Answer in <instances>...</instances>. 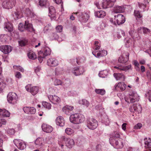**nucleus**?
Listing matches in <instances>:
<instances>
[{"label": "nucleus", "mask_w": 151, "mask_h": 151, "mask_svg": "<svg viewBox=\"0 0 151 151\" xmlns=\"http://www.w3.org/2000/svg\"><path fill=\"white\" fill-rule=\"evenodd\" d=\"M23 109L25 113L29 114H34L36 112V109L32 107L25 106Z\"/></svg>", "instance_id": "17"}, {"label": "nucleus", "mask_w": 151, "mask_h": 151, "mask_svg": "<svg viewBox=\"0 0 151 151\" xmlns=\"http://www.w3.org/2000/svg\"><path fill=\"white\" fill-rule=\"evenodd\" d=\"M49 13L48 16L52 19L55 18L56 17L55 11L53 6H50L49 7Z\"/></svg>", "instance_id": "26"}, {"label": "nucleus", "mask_w": 151, "mask_h": 151, "mask_svg": "<svg viewBox=\"0 0 151 151\" xmlns=\"http://www.w3.org/2000/svg\"><path fill=\"white\" fill-rule=\"evenodd\" d=\"M26 144L24 141L22 140H19V150H24L26 148Z\"/></svg>", "instance_id": "44"}, {"label": "nucleus", "mask_w": 151, "mask_h": 151, "mask_svg": "<svg viewBox=\"0 0 151 151\" xmlns=\"http://www.w3.org/2000/svg\"><path fill=\"white\" fill-rule=\"evenodd\" d=\"M47 0H39V5L41 6H44L47 3Z\"/></svg>", "instance_id": "56"}, {"label": "nucleus", "mask_w": 151, "mask_h": 151, "mask_svg": "<svg viewBox=\"0 0 151 151\" xmlns=\"http://www.w3.org/2000/svg\"><path fill=\"white\" fill-rule=\"evenodd\" d=\"M101 45L100 43L98 41H95L94 43V51L98 50L100 49Z\"/></svg>", "instance_id": "49"}, {"label": "nucleus", "mask_w": 151, "mask_h": 151, "mask_svg": "<svg viewBox=\"0 0 151 151\" xmlns=\"http://www.w3.org/2000/svg\"><path fill=\"white\" fill-rule=\"evenodd\" d=\"M8 36L7 35L1 34L0 35V40L2 42H6Z\"/></svg>", "instance_id": "46"}, {"label": "nucleus", "mask_w": 151, "mask_h": 151, "mask_svg": "<svg viewBox=\"0 0 151 151\" xmlns=\"http://www.w3.org/2000/svg\"><path fill=\"white\" fill-rule=\"evenodd\" d=\"M56 29L57 32H60L62 30L63 27L61 25L58 26L56 27Z\"/></svg>", "instance_id": "63"}, {"label": "nucleus", "mask_w": 151, "mask_h": 151, "mask_svg": "<svg viewBox=\"0 0 151 151\" xmlns=\"http://www.w3.org/2000/svg\"><path fill=\"white\" fill-rule=\"evenodd\" d=\"M92 53L97 58H99L106 56L107 54V51L104 49L101 50H95V51H93Z\"/></svg>", "instance_id": "13"}, {"label": "nucleus", "mask_w": 151, "mask_h": 151, "mask_svg": "<svg viewBox=\"0 0 151 151\" xmlns=\"http://www.w3.org/2000/svg\"><path fill=\"white\" fill-rule=\"evenodd\" d=\"M44 139L42 138L38 137L35 141V144L37 147H41L44 143Z\"/></svg>", "instance_id": "22"}, {"label": "nucleus", "mask_w": 151, "mask_h": 151, "mask_svg": "<svg viewBox=\"0 0 151 151\" xmlns=\"http://www.w3.org/2000/svg\"><path fill=\"white\" fill-rule=\"evenodd\" d=\"M56 124L57 125L63 127L65 125V122L64 119L61 116L57 117L55 120Z\"/></svg>", "instance_id": "20"}, {"label": "nucleus", "mask_w": 151, "mask_h": 151, "mask_svg": "<svg viewBox=\"0 0 151 151\" xmlns=\"http://www.w3.org/2000/svg\"><path fill=\"white\" fill-rule=\"evenodd\" d=\"M131 39L128 37H126L124 39V42L126 46L127 47H129L130 46L131 44Z\"/></svg>", "instance_id": "41"}, {"label": "nucleus", "mask_w": 151, "mask_h": 151, "mask_svg": "<svg viewBox=\"0 0 151 151\" xmlns=\"http://www.w3.org/2000/svg\"><path fill=\"white\" fill-rule=\"evenodd\" d=\"M106 15L105 12L102 10L97 11L95 12V16L99 18H103Z\"/></svg>", "instance_id": "30"}, {"label": "nucleus", "mask_w": 151, "mask_h": 151, "mask_svg": "<svg viewBox=\"0 0 151 151\" xmlns=\"http://www.w3.org/2000/svg\"><path fill=\"white\" fill-rule=\"evenodd\" d=\"M10 113L5 109H2L1 114L3 116L9 117L10 115Z\"/></svg>", "instance_id": "43"}, {"label": "nucleus", "mask_w": 151, "mask_h": 151, "mask_svg": "<svg viewBox=\"0 0 151 151\" xmlns=\"http://www.w3.org/2000/svg\"><path fill=\"white\" fill-rule=\"evenodd\" d=\"M145 147L146 148H151V139L149 138H145L144 139Z\"/></svg>", "instance_id": "32"}, {"label": "nucleus", "mask_w": 151, "mask_h": 151, "mask_svg": "<svg viewBox=\"0 0 151 151\" xmlns=\"http://www.w3.org/2000/svg\"><path fill=\"white\" fill-rule=\"evenodd\" d=\"M75 14L77 17L78 20L82 22H87L89 18V15L87 13L78 12L75 13Z\"/></svg>", "instance_id": "6"}, {"label": "nucleus", "mask_w": 151, "mask_h": 151, "mask_svg": "<svg viewBox=\"0 0 151 151\" xmlns=\"http://www.w3.org/2000/svg\"><path fill=\"white\" fill-rule=\"evenodd\" d=\"M116 0H103L101 6L103 9H106L112 7Z\"/></svg>", "instance_id": "14"}, {"label": "nucleus", "mask_w": 151, "mask_h": 151, "mask_svg": "<svg viewBox=\"0 0 151 151\" xmlns=\"http://www.w3.org/2000/svg\"><path fill=\"white\" fill-rule=\"evenodd\" d=\"M129 110L131 112L135 113V114L137 115L141 112L142 108L139 104H134L130 106Z\"/></svg>", "instance_id": "9"}, {"label": "nucleus", "mask_w": 151, "mask_h": 151, "mask_svg": "<svg viewBox=\"0 0 151 151\" xmlns=\"http://www.w3.org/2000/svg\"><path fill=\"white\" fill-rule=\"evenodd\" d=\"M95 92L96 93L102 95H104L106 91L104 89H95Z\"/></svg>", "instance_id": "45"}, {"label": "nucleus", "mask_w": 151, "mask_h": 151, "mask_svg": "<svg viewBox=\"0 0 151 151\" xmlns=\"http://www.w3.org/2000/svg\"><path fill=\"white\" fill-rule=\"evenodd\" d=\"M125 35V32L123 30L120 29L116 33L117 37L118 38H120L122 36H124Z\"/></svg>", "instance_id": "42"}, {"label": "nucleus", "mask_w": 151, "mask_h": 151, "mask_svg": "<svg viewBox=\"0 0 151 151\" xmlns=\"http://www.w3.org/2000/svg\"><path fill=\"white\" fill-rule=\"evenodd\" d=\"M139 96L137 92L134 90H129L127 95V99H125L127 103H133L139 101Z\"/></svg>", "instance_id": "2"}, {"label": "nucleus", "mask_w": 151, "mask_h": 151, "mask_svg": "<svg viewBox=\"0 0 151 151\" xmlns=\"http://www.w3.org/2000/svg\"><path fill=\"white\" fill-rule=\"evenodd\" d=\"M142 127V124L141 123H138L134 126V128L135 129H140Z\"/></svg>", "instance_id": "64"}, {"label": "nucleus", "mask_w": 151, "mask_h": 151, "mask_svg": "<svg viewBox=\"0 0 151 151\" xmlns=\"http://www.w3.org/2000/svg\"><path fill=\"white\" fill-rule=\"evenodd\" d=\"M25 13H26L28 17H32V16L33 17H35L33 13L29 9H26Z\"/></svg>", "instance_id": "50"}, {"label": "nucleus", "mask_w": 151, "mask_h": 151, "mask_svg": "<svg viewBox=\"0 0 151 151\" xmlns=\"http://www.w3.org/2000/svg\"><path fill=\"white\" fill-rule=\"evenodd\" d=\"M126 85L123 82H120L117 85L114 86L116 89L120 90L121 91H124L125 89Z\"/></svg>", "instance_id": "25"}, {"label": "nucleus", "mask_w": 151, "mask_h": 151, "mask_svg": "<svg viewBox=\"0 0 151 151\" xmlns=\"http://www.w3.org/2000/svg\"><path fill=\"white\" fill-rule=\"evenodd\" d=\"M42 106L45 108L48 109H50L51 108V105L46 101L43 102L42 103Z\"/></svg>", "instance_id": "47"}, {"label": "nucleus", "mask_w": 151, "mask_h": 151, "mask_svg": "<svg viewBox=\"0 0 151 151\" xmlns=\"http://www.w3.org/2000/svg\"><path fill=\"white\" fill-rule=\"evenodd\" d=\"M13 68L14 71L15 72V77L16 78V80L17 82L19 79V72H18L19 66H18L14 65L13 66Z\"/></svg>", "instance_id": "35"}, {"label": "nucleus", "mask_w": 151, "mask_h": 151, "mask_svg": "<svg viewBox=\"0 0 151 151\" xmlns=\"http://www.w3.org/2000/svg\"><path fill=\"white\" fill-rule=\"evenodd\" d=\"M79 103L80 104L84 106L87 107L90 104L88 101L85 99H83L79 101Z\"/></svg>", "instance_id": "37"}, {"label": "nucleus", "mask_w": 151, "mask_h": 151, "mask_svg": "<svg viewBox=\"0 0 151 151\" xmlns=\"http://www.w3.org/2000/svg\"><path fill=\"white\" fill-rule=\"evenodd\" d=\"M129 53L128 52H124L119 58V62L122 63H127L129 59Z\"/></svg>", "instance_id": "12"}, {"label": "nucleus", "mask_w": 151, "mask_h": 151, "mask_svg": "<svg viewBox=\"0 0 151 151\" xmlns=\"http://www.w3.org/2000/svg\"><path fill=\"white\" fill-rule=\"evenodd\" d=\"M51 50L48 47H45L43 51H40L39 52V54H42L45 57L50 54Z\"/></svg>", "instance_id": "29"}, {"label": "nucleus", "mask_w": 151, "mask_h": 151, "mask_svg": "<svg viewBox=\"0 0 151 151\" xmlns=\"http://www.w3.org/2000/svg\"><path fill=\"white\" fill-rule=\"evenodd\" d=\"M28 42L27 40L26 39L24 38L19 41V46H24L26 45Z\"/></svg>", "instance_id": "48"}, {"label": "nucleus", "mask_w": 151, "mask_h": 151, "mask_svg": "<svg viewBox=\"0 0 151 151\" xmlns=\"http://www.w3.org/2000/svg\"><path fill=\"white\" fill-rule=\"evenodd\" d=\"M108 74V72L106 70H104L100 72L99 74V76L101 78H105Z\"/></svg>", "instance_id": "38"}, {"label": "nucleus", "mask_w": 151, "mask_h": 151, "mask_svg": "<svg viewBox=\"0 0 151 151\" xmlns=\"http://www.w3.org/2000/svg\"><path fill=\"white\" fill-rule=\"evenodd\" d=\"M48 98L50 101L54 104H57L60 101V98L56 95H50L48 96Z\"/></svg>", "instance_id": "16"}, {"label": "nucleus", "mask_w": 151, "mask_h": 151, "mask_svg": "<svg viewBox=\"0 0 151 151\" xmlns=\"http://www.w3.org/2000/svg\"><path fill=\"white\" fill-rule=\"evenodd\" d=\"M34 70L35 72L38 76H40L41 74L42 73L41 68L40 66H38L35 67Z\"/></svg>", "instance_id": "39"}, {"label": "nucleus", "mask_w": 151, "mask_h": 151, "mask_svg": "<svg viewBox=\"0 0 151 151\" xmlns=\"http://www.w3.org/2000/svg\"><path fill=\"white\" fill-rule=\"evenodd\" d=\"M124 11V9L121 6H117L114 8V11L116 13H121Z\"/></svg>", "instance_id": "40"}, {"label": "nucleus", "mask_w": 151, "mask_h": 151, "mask_svg": "<svg viewBox=\"0 0 151 151\" xmlns=\"http://www.w3.org/2000/svg\"><path fill=\"white\" fill-rule=\"evenodd\" d=\"M28 58L34 60L37 58V57L35 53L32 50H30L27 53Z\"/></svg>", "instance_id": "33"}, {"label": "nucleus", "mask_w": 151, "mask_h": 151, "mask_svg": "<svg viewBox=\"0 0 151 151\" xmlns=\"http://www.w3.org/2000/svg\"><path fill=\"white\" fill-rule=\"evenodd\" d=\"M134 15L136 17V18H140L142 17V15L141 14L140 12L137 10H134Z\"/></svg>", "instance_id": "53"}, {"label": "nucleus", "mask_w": 151, "mask_h": 151, "mask_svg": "<svg viewBox=\"0 0 151 151\" xmlns=\"http://www.w3.org/2000/svg\"><path fill=\"white\" fill-rule=\"evenodd\" d=\"M98 125V122L95 119L92 118L88 119L87 122V127L91 130L96 128Z\"/></svg>", "instance_id": "7"}, {"label": "nucleus", "mask_w": 151, "mask_h": 151, "mask_svg": "<svg viewBox=\"0 0 151 151\" xmlns=\"http://www.w3.org/2000/svg\"><path fill=\"white\" fill-rule=\"evenodd\" d=\"M73 130L70 128H67L65 129V132L68 135H73L74 133Z\"/></svg>", "instance_id": "52"}, {"label": "nucleus", "mask_w": 151, "mask_h": 151, "mask_svg": "<svg viewBox=\"0 0 151 151\" xmlns=\"http://www.w3.org/2000/svg\"><path fill=\"white\" fill-rule=\"evenodd\" d=\"M129 35L132 38L134 41L139 40L140 37L138 34L133 30H130L129 32Z\"/></svg>", "instance_id": "21"}, {"label": "nucleus", "mask_w": 151, "mask_h": 151, "mask_svg": "<svg viewBox=\"0 0 151 151\" xmlns=\"http://www.w3.org/2000/svg\"><path fill=\"white\" fill-rule=\"evenodd\" d=\"M18 96L17 94L14 92H10L7 96V101L10 103L14 104L16 102Z\"/></svg>", "instance_id": "8"}, {"label": "nucleus", "mask_w": 151, "mask_h": 151, "mask_svg": "<svg viewBox=\"0 0 151 151\" xmlns=\"http://www.w3.org/2000/svg\"><path fill=\"white\" fill-rule=\"evenodd\" d=\"M39 90L38 87L37 86H33L31 88V89L30 92L31 93L32 95H35L38 93Z\"/></svg>", "instance_id": "36"}, {"label": "nucleus", "mask_w": 151, "mask_h": 151, "mask_svg": "<svg viewBox=\"0 0 151 151\" xmlns=\"http://www.w3.org/2000/svg\"><path fill=\"white\" fill-rule=\"evenodd\" d=\"M60 139L61 141L64 140L66 146L68 148H72L74 145V142L73 139L65 138L64 136H61Z\"/></svg>", "instance_id": "10"}, {"label": "nucleus", "mask_w": 151, "mask_h": 151, "mask_svg": "<svg viewBox=\"0 0 151 151\" xmlns=\"http://www.w3.org/2000/svg\"><path fill=\"white\" fill-rule=\"evenodd\" d=\"M84 72V68L82 66L75 67L73 69L72 71L73 73L76 76L83 74Z\"/></svg>", "instance_id": "15"}, {"label": "nucleus", "mask_w": 151, "mask_h": 151, "mask_svg": "<svg viewBox=\"0 0 151 151\" xmlns=\"http://www.w3.org/2000/svg\"><path fill=\"white\" fill-rule=\"evenodd\" d=\"M47 65L50 67L56 66L58 65V61L55 58H51L47 60Z\"/></svg>", "instance_id": "18"}, {"label": "nucleus", "mask_w": 151, "mask_h": 151, "mask_svg": "<svg viewBox=\"0 0 151 151\" xmlns=\"http://www.w3.org/2000/svg\"><path fill=\"white\" fill-rule=\"evenodd\" d=\"M52 137H47L44 139V143L47 144H50L51 143L52 141Z\"/></svg>", "instance_id": "55"}, {"label": "nucleus", "mask_w": 151, "mask_h": 151, "mask_svg": "<svg viewBox=\"0 0 151 151\" xmlns=\"http://www.w3.org/2000/svg\"><path fill=\"white\" fill-rule=\"evenodd\" d=\"M142 29L143 32L145 34H148L150 32V29L145 27H142V28L141 27L138 29L139 30H141Z\"/></svg>", "instance_id": "54"}, {"label": "nucleus", "mask_w": 151, "mask_h": 151, "mask_svg": "<svg viewBox=\"0 0 151 151\" xmlns=\"http://www.w3.org/2000/svg\"><path fill=\"white\" fill-rule=\"evenodd\" d=\"M42 130L46 133H50L53 129L51 126L45 124L42 125Z\"/></svg>", "instance_id": "24"}, {"label": "nucleus", "mask_w": 151, "mask_h": 151, "mask_svg": "<svg viewBox=\"0 0 151 151\" xmlns=\"http://www.w3.org/2000/svg\"><path fill=\"white\" fill-rule=\"evenodd\" d=\"M25 29L31 32L35 31V29L33 27L32 24L29 23L27 21H25L24 25L22 23H19V31L23 32Z\"/></svg>", "instance_id": "5"}, {"label": "nucleus", "mask_w": 151, "mask_h": 151, "mask_svg": "<svg viewBox=\"0 0 151 151\" xmlns=\"http://www.w3.org/2000/svg\"><path fill=\"white\" fill-rule=\"evenodd\" d=\"M120 135L118 132H115L109 139L110 144L115 148L118 149L122 147L123 145L120 137Z\"/></svg>", "instance_id": "1"}, {"label": "nucleus", "mask_w": 151, "mask_h": 151, "mask_svg": "<svg viewBox=\"0 0 151 151\" xmlns=\"http://www.w3.org/2000/svg\"><path fill=\"white\" fill-rule=\"evenodd\" d=\"M73 108V106H66L63 107L62 109L63 111L66 114H68L69 111L72 110Z\"/></svg>", "instance_id": "34"}, {"label": "nucleus", "mask_w": 151, "mask_h": 151, "mask_svg": "<svg viewBox=\"0 0 151 151\" xmlns=\"http://www.w3.org/2000/svg\"><path fill=\"white\" fill-rule=\"evenodd\" d=\"M15 132V131L13 129H9L7 131V133L8 134L10 135L14 134Z\"/></svg>", "instance_id": "60"}, {"label": "nucleus", "mask_w": 151, "mask_h": 151, "mask_svg": "<svg viewBox=\"0 0 151 151\" xmlns=\"http://www.w3.org/2000/svg\"><path fill=\"white\" fill-rule=\"evenodd\" d=\"M145 95L146 97H148L149 101L151 102V91L149 90Z\"/></svg>", "instance_id": "61"}, {"label": "nucleus", "mask_w": 151, "mask_h": 151, "mask_svg": "<svg viewBox=\"0 0 151 151\" xmlns=\"http://www.w3.org/2000/svg\"><path fill=\"white\" fill-rule=\"evenodd\" d=\"M102 122L103 123H104L107 126L109 125L110 121L108 116H106L102 120Z\"/></svg>", "instance_id": "51"}, {"label": "nucleus", "mask_w": 151, "mask_h": 151, "mask_svg": "<svg viewBox=\"0 0 151 151\" xmlns=\"http://www.w3.org/2000/svg\"><path fill=\"white\" fill-rule=\"evenodd\" d=\"M14 18L15 20L18 19V17L19 16V12L18 11L16 10L15 12L13 15Z\"/></svg>", "instance_id": "62"}, {"label": "nucleus", "mask_w": 151, "mask_h": 151, "mask_svg": "<svg viewBox=\"0 0 151 151\" xmlns=\"http://www.w3.org/2000/svg\"><path fill=\"white\" fill-rule=\"evenodd\" d=\"M0 50L4 54H7L11 52L12 48L9 45H3L0 47Z\"/></svg>", "instance_id": "19"}, {"label": "nucleus", "mask_w": 151, "mask_h": 151, "mask_svg": "<svg viewBox=\"0 0 151 151\" xmlns=\"http://www.w3.org/2000/svg\"><path fill=\"white\" fill-rule=\"evenodd\" d=\"M54 84L55 86L62 85V83L60 80L55 79L54 81Z\"/></svg>", "instance_id": "57"}, {"label": "nucleus", "mask_w": 151, "mask_h": 151, "mask_svg": "<svg viewBox=\"0 0 151 151\" xmlns=\"http://www.w3.org/2000/svg\"><path fill=\"white\" fill-rule=\"evenodd\" d=\"M114 68L119 71L125 72L132 69L131 65H129L127 66H124L121 64H118L114 66Z\"/></svg>", "instance_id": "11"}, {"label": "nucleus", "mask_w": 151, "mask_h": 151, "mask_svg": "<svg viewBox=\"0 0 151 151\" xmlns=\"http://www.w3.org/2000/svg\"><path fill=\"white\" fill-rule=\"evenodd\" d=\"M114 20L113 19L111 18L110 22L113 23L114 25L118 24L120 25L123 24L125 21L124 17L121 14H118L117 15L114 16Z\"/></svg>", "instance_id": "4"}, {"label": "nucleus", "mask_w": 151, "mask_h": 151, "mask_svg": "<svg viewBox=\"0 0 151 151\" xmlns=\"http://www.w3.org/2000/svg\"><path fill=\"white\" fill-rule=\"evenodd\" d=\"M50 39L51 40L58 39V40L59 42H60L63 40L65 39V37L64 36L62 37V38L60 39L58 38V35L56 33H52L50 35Z\"/></svg>", "instance_id": "28"}, {"label": "nucleus", "mask_w": 151, "mask_h": 151, "mask_svg": "<svg viewBox=\"0 0 151 151\" xmlns=\"http://www.w3.org/2000/svg\"><path fill=\"white\" fill-rule=\"evenodd\" d=\"M70 122L74 124H78L83 122L85 120L84 115L80 114H74L70 117Z\"/></svg>", "instance_id": "3"}, {"label": "nucleus", "mask_w": 151, "mask_h": 151, "mask_svg": "<svg viewBox=\"0 0 151 151\" xmlns=\"http://www.w3.org/2000/svg\"><path fill=\"white\" fill-rule=\"evenodd\" d=\"M105 24L104 23L102 22H100L99 24V25L98 27V30H102L105 27Z\"/></svg>", "instance_id": "59"}, {"label": "nucleus", "mask_w": 151, "mask_h": 151, "mask_svg": "<svg viewBox=\"0 0 151 151\" xmlns=\"http://www.w3.org/2000/svg\"><path fill=\"white\" fill-rule=\"evenodd\" d=\"M4 29L6 31L11 32L13 30L12 25L9 22H5L4 24Z\"/></svg>", "instance_id": "27"}, {"label": "nucleus", "mask_w": 151, "mask_h": 151, "mask_svg": "<svg viewBox=\"0 0 151 151\" xmlns=\"http://www.w3.org/2000/svg\"><path fill=\"white\" fill-rule=\"evenodd\" d=\"M2 5L4 8L8 9L11 8L12 7L11 2L7 0L4 1L3 2Z\"/></svg>", "instance_id": "31"}, {"label": "nucleus", "mask_w": 151, "mask_h": 151, "mask_svg": "<svg viewBox=\"0 0 151 151\" xmlns=\"http://www.w3.org/2000/svg\"><path fill=\"white\" fill-rule=\"evenodd\" d=\"M113 75L117 81H124L125 80V76L122 73H114Z\"/></svg>", "instance_id": "23"}, {"label": "nucleus", "mask_w": 151, "mask_h": 151, "mask_svg": "<svg viewBox=\"0 0 151 151\" xmlns=\"http://www.w3.org/2000/svg\"><path fill=\"white\" fill-rule=\"evenodd\" d=\"M38 57V59L40 63H41L43 60L44 58H45V56L44 55L42 54H39Z\"/></svg>", "instance_id": "58"}]
</instances>
